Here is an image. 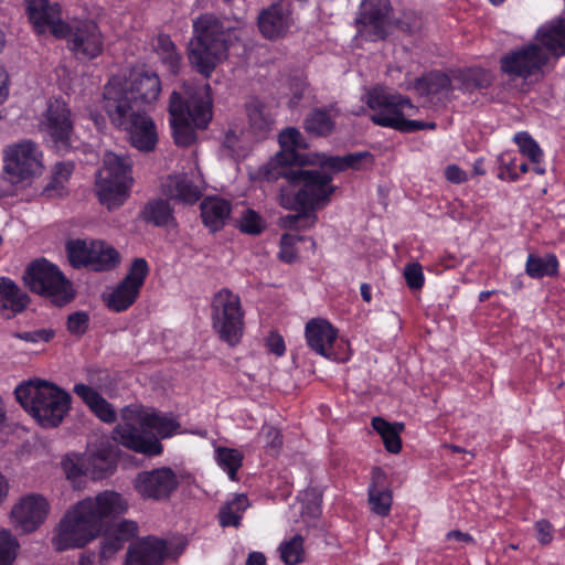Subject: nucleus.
Segmentation results:
<instances>
[{"label": "nucleus", "mask_w": 565, "mask_h": 565, "mask_svg": "<svg viewBox=\"0 0 565 565\" xmlns=\"http://www.w3.org/2000/svg\"><path fill=\"white\" fill-rule=\"evenodd\" d=\"M121 92L131 106L145 108L151 105L159 97L161 92V82L154 73H138L129 81H122L120 77H111L104 86L102 105H107V97L111 92Z\"/></svg>", "instance_id": "4468645a"}, {"label": "nucleus", "mask_w": 565, "mask_h": 565, "mask_svg": "<svg viewBox=\"0 0 565 565\" xmlns=\"http://www.w3.org/2000/svg\"><path fill=\"white\" fill-rule=\"evenodd\" d=\"M163 194L184 204H194L202 196V189L185 173L168 175L161 183Z\"/></svg>", "instance_id": "b1692460"}, {"label": "nucleus", "mask_w": 565, "mask_h": 565, "mask_svg": "<svg viewBox=\"0 0 565 565\" xmlns=\"http://www.w3.org/2000/svg\"><path fill=\"white\" fill-rule=\"evenodd\" d=\"M305 128L315 136H328L334 128L330 114L324 109H313L305 119Z\"/></svg>", "instance_id": "ea45409f"}, {"label": "nucleus", "mask_w": 565, "mask_h": 565, "mask_svg": "<svg viewBox=\"0 0 565 565\" xmlns=\"http://www.w3.org/2000/svg\"><path fill=\"white\" fill-rule=\"evenodd\" d=\"M23 279L32 292L49 298L56 306L66 305L75 296L70 280L46 259L31 263Z\"/></svg>", "instance_id": "f8f14e48"}, {"label": "nucleus", "mask_w": 565, "mask_h": 565, "mask_svg": "<svg viewBox=\"0 0 565 565\" xmlns=\"http://www.w3.org/2000/svg\"><path fill=\"white\" fill-rule=\"evenodd\" d=\"M64 469L67 475V478H76L77 476L84 475V467H78L73 461H65Z\"/></svg>", "instance_id": "69168bd1"}, {"label": "nucleus", "mask_w": 565, "mask_h": 565, "mask_svg": "<svg viewBox=\"0 0 565 565\" xmlns=\"http://www.w3.org/2000/svg\"><path fill=\"white\" fill-rule=\"evenodd\" d=\"M167 543L156 536H146L130 543L125 565H159L166 556Z\"/></svg>", "instance_id": "412c9836"}, {"label": "nucleus", "mask_w": 565, "mask_h": 565, "mask_svg": "<svg viewBox=\"0 0 565 565\" xmlns=\"http://www.w3.org/2000/svg\"><path fill=\"white\" fill-rule=\"evenodd\" d=\"M445 177L449 182L455 184H460L468 180L466 171H463L457 164L447 166L445 169Z\"/></svg>", "instance_id": "13d9d810"}, {"label": "nucleus", "mask_w": 565, "mask_h": 565, "mask_svg": "<svg viewBox=\"0 0 565 565\" xmlns=\"http://www.w3.org/2000/svg\"><path fill=\"white\" fill-rule=\"evenodd\" d=\"M450 87L451 79L448 75L440 72H430L416 78L413 84L414 90L420 96L436 95L443 90H449Z\"/></svg>", "instance_id": "c9c22d12"}, {"label": "nucleus", "mask_w": 565, "mask_h": 565, "mask_svg": "<svg viewBox=\"0 0 565 565\" xmlns=\"http://www.w3.org/2000/svg\"><path fill=\"white\" fill-rule=\"evenodd\" d=\"M372 427L381 435L387 451L392 454L401 451L402 440L399 433L404 430L403 423L391 424L382 417H374L372 419Z\"/></svg>", "instance_id": "f704fd0d"}, {"label": "nucleus", "mask_w": 565, "mask_h": 565, "mask_svg": "<svg viewBox=\"0 0 565 565\" xmlns=\"http://www.w3.org/2000/svg\"><path fill=\"white\" fill-rule=\"evenodd\" d=\"M238 142V137L234 131L226 132L223 141V146L231 151H235L236 145Z\"/></svg>", "instance_id": "774afa93"}, {"label": "nucleus", "mask_w": 565, "mask_h": 565, "mask_svg": "<svg viewBox=\"0 0 565 565\" xmlns=\"http://www.w3.org/2000/svg\"><path fill=\"white\" fill-rule=\"evenodd\" d=\"M74 170L72 162H57L54 166L52 178L44 188L49 198L63 196L66 193V183Z\"/></svg>", "instance_id": "e433bc0d"}, {"label": "nucleus", "mask_w": 565, "mask_h": 565, "mask_svg": "<svg viewBox=\"0 0 565 565\" xmlns=\"http://www.w3.org/2000/svg\"><path fill=\"white\" fill-rule=\"evenodd\" d=\"M74 393L81 397L90 411L103 422L114 423L117 418L116 411L97 391L86 384H76Z\"/></svg>", "instance_id": "bb28decb"}, {"label": "nucleus", "mask_w": 565, "mask_h": 565, "mask_svg": "<svg viewBox=\"0 0 565 565\" xmlns=\"http://www.w3.org/2000/svg\"><path fill=\"white\" fill-rule=\"evenodd\" d=\"M535 529L537 532V540L542 544H548L553 539V527L552 524L546 520H540L535 523Z\"/></svg>", "instance_id": "052dcab7"}, {"label": "nucleus", "mask_w": 565, "mask_h": 565, "mask_svg": "<svg viewBox=\"0 0 565 565\" xmlns=\"http://www.w3.org/2000/svg\"><path fill=\"white\" fill-rule=\"evenodd\" d=\"M4 178L15 185L38 174L42 170L41 152L33 141L24 140L6 149Z\"/></svg>", "instance_id": "2eb2a0df"}, {"label": "nucleus", "mask_w": 565, "mask_h": 565, "mask_svg": "<svg viewBox=\"0 0 565 565\" xmlns=\"http://www.w3.org/2000/svg\"><path fill=\"white\" fill-rule=\"evenodd\" d=\"M39 129L60 154H66L76 148L77 137L74 132L72 113L64 100L53 99L47 103Z\"/></svg>", "instance_id": "ddd939ff"}, {"label": "nucleus", "mask_w": 565, "mask_h": 565, "mask_svg": "<svg viewBox=\"0 0 565 565\" xmlns=\"http://www.w3.org/2000/svg\"><path fill=\"white\" fill-rule=\"evenodd\" d=\"M180 484L177 473L169 467L143 470L132 480L135 491L143 500L167 501Z\"/></svg>", "instance_id": "dca6fc26"}, {"label": "nucleus", "mask_w": 565, "mask_h": 565, "mask_svg": "<svg viewBox=\"0 0 565 565\" xmlns=\"http://www.w3.org/2000/svg\"><path fill=\"white\" fill-rule=\"evenodd\" d=\"M200 207L202 221L212 232L223 228L231 214L230 202L220 198H206Z\"/></svg>", "instance_id": "cd10ccee"}, {"label": "nucleus", "mask_w": 565, "mask_h": 565, "mask_svg": "<svg viewBox=\"0 0 565 565\" xmlns=\"http://www.w3.org/2000/svg\"><path fill=\"white\" fill-rule=\"evenodd\" d=\"M521 152L530 158L533 163H540L543 152L536 141L527 132H519L514 137Z\"/></svg>", "instance_id": "49530a36"}, {"label": "nucleus", "mask_w": 565, "mask_h": 565, "mask_svg": "<svg viewBox=\"0 0 565 565\" xmlns=\"http://www.w3.org/2000/svg\"><path fill=\"white\" fill-rule=\"evenodd\" d=\"M145 222L154 226H169L174 222L173 211L167 200L153 199L141 211Z\"/></svg>", "instance_id": "473e14b6"}, {"label": "nucleus", "mask_w": 565, "mask_h": 565, "mask_svg": "<svg viewBox=\"0 0 565 565\" xmlns=\"http://www.w3.org/2000/svg\"><path fill=\"white\" fill-rule=\"evenodd\" d=\"M128 510L127 500L113 490L77 502L60 521L52 539L56 551L81 548L100 535L107 520Z\"/></svg>", "instance_id": "f03ea898"}, {"label": "nucleus", "mask_w": 565, "mask_h": 565, "mask_svg": "<svg viewBox=\"0 0 565 565\" xmlns=\"http://www.w3.org/2000/svg\"><path fill=\"white\" fill-rule=\"evenodd\" d=\"M337 330L324 319H311L306 326V339L311 350L331 359L333 343L337 339Z\"/></svg>", "instance_id": "5701e85b"}, {"label": "nucleus", "mask_w": 565, "mask_h": 565, "mask_svg": "<svg viewBox=\"0 0 565 565\" xmlns=\"http://www.w3.org/2000/svg\"><path fill=\"white\" fill-rule=\"evenodd\" d=\"M296 237L290 234H284L280 238L279 258L286 263H292L297 258L295 249Z\"/></svg>", "instance_id": "4d7b16f0"}, {"label": "nucleus", "mask_w": 565, "mask_h": 565, "mask_svg": "<svg viewBox=\"0 0 565 565\" xmlns=\"http://www.w3.org/2000/svg\"><path fill=\"white\" fill-rule=\"evenodd\" d=\"M111 535H114L124 545L125 542L130 541L138 533V524L131 520H124L106 527Z\"/></svg>", "instance_id": "09e8293b"}, {"label": "nucleus", "mask_w": 565, "mask_h": 565, "mask_svg": "<svg viewBox=\"0 0 565 565\" xmlns=\"http://www.w3.org/2000/svg\"><path fill=\"white\" fill-rule=\"evenodd\" d=\"M301 516L305 521L317 519L321 513V492L317 488H308L301 497Z\"/></svg>", "instance_id": "c03bdc74"}, {"label": "nucleus", "mask_w": 565, "mask_h": 565, "mask_svg": "<svg viewBox=\"0 0 565 565\" xmlns=\"http://www.w3.org/2000/svg\"><path fill=\"white\" fill-rule=\"evenodd\" d=\"M88 315L83 311L73 312L67 318V330L77 337L83 335L88 328Z\"/></svg>", "instance_id": "864d4df0"}, {"label": "nucleus", "mask_w": 565, "mask_h": 565, "mask_svg": "<svg viewBox=\"0 0 565 565\" xmlns=\"http://www.w3.org/2000/svg\"><path fill=\"white\" fill-rule=\"evenodd\" d=\"M305 539L300 534H296L290 540L282 541L278 547L280 559L286 565H297L305 562Z\"/></svg>", "instance_id": "58836bf2"}, {"label": "nucleus", "mask_w": 565, "mask_h": 565, "mask_svg": "<svg viewBox=\"0 0 565 565\" xmlns=\"http://www.w3.org/2000/svg\"><path fill=\"white\" fill-rule=\"evenodd\" d=\"M217 463L227 471L231 480H236V473L242 466L243 455L237 449L220 447L216 449Z\"/></svg>", "instance_id": "37998d69"}, {"label": "nucleus", "mask_w": 565, "mask_h": 565, "mask_svg": "<svg viewBox=\"0 0 565 565\" xmlns=\"http://www.w3.org/2000/svg\"><path fill=\"white\" fill-rule=\"evenodd\" d=\"M266 345L271 353L278 356L282 355L285 352L284 339L276 332H270L266 340Z\"/></svg>", "instance_id": "680f3d73"}, {"label": "nucleus", "mask_w": 565, "mask_h": 565, "mask_svg": "<svg viewBox=\"0 0 565 565\" xmlns=\"http://www.w3.org/2000/svg\"><path fill=\"white\" fill-rule=\"evenodd\" d=\"M490 84L488 77L483 72L480 73H471L466 77L465 81V88L468 90L475 89V88H483L487 87Z\"/></svg>", "instance_id": "bf43d9fd"}, {"label": "nucleus", "mask_w": 565, "mask_h": 565, "mask_svg": "<svg viewBox=\"0 0 565 565\" xmlns=\"http://www.w3.org/2000/svg\"><path fill=\"white\" fill-rule=\"evenodd\" d=\"M138 427L124 423L116 426L114 439L136 452L156 456L162 452L159 438L170 437L179 427L173 418L159 413H142L137 416Z\"/></svg>", "instance_id": "6e6552de"}, {"label": "nucleus", "mask_w": 565, "mask_h": 565, "mask_svg": "<svg viewBox=\"0 0 565 565\" xmlns=\"http://www.w3.org/2000/svg\"><path fill=\"white\" fill-rule=\"evenodd\" d=\"M104 536L100 543L99 557L107 561L113 557L124 545L111 533L108 532L106 526L103 530Z\"/></svg>", "instance_id": "603ef678"}, {"label": "nucleus", "mask_w": 565, "mask_h": 565, "mask_svg": "<svg viewBox=\"0 0 565 565\" xmlns=\"http://www.w3.org/2000/svg\"><path fill=\"white\" fill-rule=\"evenodd\" d=\"M83 467L84 475L93 480H99L110 476L116 469V463L109 450L98 449L84 459Z\"/></svg>", "instance_id": "7c9ffc66"}, {"label": "nucleus", "mask_w": 565, "mask_h": 565, "mask_svg": "<svg viewBox=\"0 0 565 565\" xmlns=\"http://www.w3.org/2000/svg\"><path fill=\"white\" fill-rule=\"evenodd\" d=\"M54 335V332L51 329H40L34 331H25V332H15L13 337L26 342L38 343V342H49Z\"/></svg>", "instance_id": "6e6d98bb"}, {"label": "nucleus", "mask_w": 565, "mask_h": 565, "mask_svg": "<svg viewBox=\"0 0 565 565\" xmlns=\"http://www.w3.org/2000/svg\"><path fill=\"white\" fill-rule=\"evenodd\" d=\"M392 502L393 497L386 483V475L380 467H374L369 488L371 511L380 516H387L391 512Z\"/></svg>", "instance_id": "393cba45"}, {"label": "nucleus", "mask_w": 565, "mask_h": 565, "mask_svg": "<svg viewBox=\"0 0 565 565\" xmlns=\"http://www.w3.org/2000/svg\"><path fill=\"white\" fill-rule=\"evenodd\" d=\"M312 210L313 209H310V207L296 210L297 212H302V213H298L295 215H287L281 218V223L285 227H288V228L310 227L317 221L316 214L308 213V211H312Z\"/></svg>", "instance_id": "de8ad7c7"}, {"label": "nucleus", "mask_w": 565, "mask_h": 565, "mask_svg": "<svg viewBox=\"0 0 565 565\" xmlns=\"http://www.w3.org/2000/svg\"><path fill=\"white\" fill-rule=\"evenodd\" d=\"M535 43L512 51L501 58V70L513 76L527 78L545 66L550 57L565 55V18L540 28Z\"/></svg>", "instance_id": "7ed1b4c3"}, {"label": "nucleus", "mask_w": 565, "mask_h": 565, "mask_svg": "<svg viewBox=\"0 0 565 565\" xmlns=\"http://www.w3.org/2000/svg\"><path fill=\"white\" fill-rule=\"evenodd\" d=\"M18 540L8 530H0V565H12L19 548Z\"/></svg>", "instance_id": "a18cd8bd"}, {"label": "nucleus", "mask_w": 565, "mask_h": 565, "mask_svg": "<svg viewBox=\"0 0 565 565\" xmlns=\"http://www.w3.org/2000/svg\"><path fill=\"white\" fill-rule=\"evenodd\" d=\"M210 86L188 87L183 94L172 92L169 114L173 138L178 146L189 147L196 138L194 128L204 129L212 119Z\"/></svg>", "instance_id": "20e7f679"}, {"label": "nucleus", "mask_w": 565, "mask_h": 565, "mask_svg": "<svg viewBox=\"0 0 565 565\" xmlns=\"http://www.w3.org/2000/svg\"><path fill=\"white\" fill-rule=\"evenodd\" d=\"M319 169H302L297 152L280 151L257 171V178L274 182L282 178L287 185L279 191V204L286 210L320 209L334 192L332 173L355 168L369 152L350 153L344 157L316 154Z\"/></svg>", "instance_id": "f257e3e1"}, {"label": "nucleus", "mask_w": 565, "mask_h": 565, "mask_svg": "<svg viewBox=\"0 0 565 565\" xmlns=\"http://www.w3.org/2000/svg\"><path fill=\"white\" fill-rule=\"evenodd\" d=\"M49 503L41 495H28L20 500L11 511L14 526L25 533L35 531L46 519Z\"/></svg>", "instance_id": "aec40b11"}, {"label": "nucleus", "mask_w": 565, "mask_h": 565, "mask_svg": "<svg viewBox=\"0 0 565 565\" xmlns=\"http://www.w3.org/2000/svg\"><path fill=\"white\" fill-rule=\"evenodd\" d=\"M246 565H267L266 557L262 552H252L246 559Z\"/></svg>", "instance_id": "338daca9"}, {"label": "nucleus", "mask_w": 565, "mask_h": 565, "mask_svg": "<svg viewBox=\"0 0 565 565\" xmlns=\"http://www.w3.org/2000/svg\"><path fill=\"white\" fill-rule=\"evenodd\" d=\"M279 143L281 151L291 150L296 152V148H303L301 134L296 128H286L279 135Z\"/></svg>", "instance_id": "3c124183"}, {"label": "nucleus", "mask_w": 565, "mask_h": 565, "mask_svg": "<svg viewBox=\"0 0 565 565\" xmlns=\"http://www.w3.org/2000/svg\"><path fill=\"white\" fill-rule=\"evenodd\" d=\"M404 277L407 286L413 290H418L424 285L423 269L418 263L408 264L404 269Z\"/></svg>", "instance_id": "5fc2aeb1"}, {"label": "nucleus", "mask_w": 565, "mask_h": 565, "mask_svg": "<svg viewBox=\"0 0 565 565\" xmlns=\"http://www.w3.org/2000/svg\"><path fill=\"white\" fill-rule=\"evenodd\" d=\"M29 302V297L18 285L7 277H0V311L12 315L22 312Z\"/></svg>", "instance_id": "c756f323"}, {"label": "nucleus", "mask_w": 565, "mask_h": 565, "mask_svg": "<svg viewBox=\"0 0 565 565\" xmlns=\"http://www.w3.org/2000/svg\"><path fill=\"white\" fill-rule=\"evenodd\" d=\"M365 103L371 111L370 119L374 125L392 128L399 132H413L423 129H435V122L407 119L415 107L401 94L391 93L376 86L366 92Z\"/></svg>", "instance_id": "1a4fd4ad"}, {"label": "nucleus", "mask_w": 565, "mask_h": 565, "mask_svg": "<svg viewBox=\"0 0 565 565\" xmlns=\"http://www.w3.org/2000/svg\"><path fill=\"white\" fill-rule=\"evenodd\" d=\"M132 181L130 159L107 151L96 175V193L99 202L108 210L121 206L129 195Z\"/></svg>", "instance_id": "9d476101"}, {"label": "nucleus", "mask_w": 565, "mask_h": 565, "mask_svg": "<svg viewBox=\"0 0 565 565\" xmlns=\"http://www.w3.org/2000/svg\"><path fill=\"white\" fill-rule=\"evenodd\" d=\"M26 13L36 33L50 32L57 39H65L68 24L62 19V9L50 0H25Z\"/></svg>", "instance_id": "6ab92c4d"}, {"label": "nucleus", "mask_w": 565, "mask_h": 565, "mask_svg": "<svg viewBox=\"0 0 565 565\" xmlns=\"http://www.w3.org/2000/svg\"><path fill=\"white\" fill-rule=\"evenodd\" d=\"M212 326L218 338L236 345L244 332V310L241 298L227 288L217 291L211 302Z\"/></svg>", "instance_id": "9b49d317"}, {"label": "nucleus", "mask_w": 565, "mask_h": 565, "mask_svg": "<svg viewBox=\"0 0 565 565\" xmlns=\"http://www.w3.org/2000/svg\"><path fill=\"white\" fill-rule=\"evenodd\" d=\"M266 437L269 440L268 444L271 448L278 449L282 444V436L280 431L274 427H268Z\"/></svg>", "instance_id": "e2e57ef3"}, {"label": "nucleus", "mask_w": 565, "mask_h": 565, "mask_svg": "<svg viewBox=\"0 0 565 565\" xmlns=\"http://www.w3.org/2000/svg\"><path fill=\"white\" fill-rule=\"evenodd\" d=\"M194 38L190 42L189 60L205 77L227 57V28L212 13L201 14L193 23Z\"/></svg>", "instance_id": "423d86ee"}, {"label": "nucleus", "mask_w": 565, "mask_h": 565, "mask_svg": "<svg viewBox=\"0 0 565 565\" xmlns=\"http://www.w3.org/2000/svg\"><path fill=\"white\" fill-rule=\"evenodd\" d=\"M121 94L119 90L111 92L107 105H102V108L113 126L127 132L132 147L145 152L152 151L158 141L154 121L145 108L131 106Z\"/></svg>", "instance_id": "0eeeda50"}, {"label": "nucleus", "mask_w": 565, "mask_h": 565, "mask_svg": "<svg viewBox=\"0 0 565 565\" xmlns=\"http://www.w3.org/2000/svg\"><path fill=\"white\" fill-rule=\"evenodd\" d=\"M258 28L267 39H276L284 34L287 28V18L281 3H274L263 10L258 15Z\"/></svg>", "instance_id": "c85d7f7f"}, {"label": "nucleus", "mask_w": 565, "mask_h": 565, "mask_svg": "<svg viewBox=\"0 0 565 565\" xmlns=\"http://www.w3.org/2000/svg\"><path fill=\"white\" fill-rule=\"evenodd\" d=\"M249 507L248 498L245 494H235L234 498L225 502L218 511V522L223 527L241 525L244 511Z\"/></svg>", "instance_id": "72a5a7b5"}, {"label": "nucleus", "mask_w": 565, "mask_h": 565, "mask_svg": "<svg viewBox=\"0 0 565 565\" xmlns=\"http://www.w3.org/2000/svg\"><path fill=\"white\" fill-rule=\"evenodd\" d=\"M447 540H456L466 544H472L473 537L469 533H463L459 530H454L447 533Z\"/></svg>", "instance_id": "0e129e2a"}, {"label": "nucleus", "mask_w": 565, "mask_h": 565, "mask_svg": "<svg viewBox=\"0 0 565 565\" xmlns=\"http://www.w3.org/2000/svg\"><path fill=\"white\" fill-rule=\"evenodd\" d=\"M390 10V0H364L359 21L372 29L376 38L383 39Z\"/></svg>", "instance_id": "a878e982"}, {"label": "nucleus", "mask_w": 565, "mask_h": 565, "mask_svg": "<svg viewBox=\"0 0 565 565\" xmlns=\"http://www.w3.org/2000/svg\"><path fill=\"white\" fill-rule=\"evenodd\" d=\"M249 130L259 139L267 138L276 125L275 107L258 98H252L245 104Z\"/></svg>", "instance_id": "4be33fe9"}, {"label": "nucleus", "mask_w": 565, "mask_h": 565, "mask_svg": "<svg viewBox=\"0 0 565 565\" xmlns=\"http://www.w3.org/2000/svg\"><path fill=\"white\" fill-rule=\"evenodd\" d=\"M238 227L243 233L257 235L263 231L264 224L262 217L255 211L248 209L243 213Z\"/></svg>", "instance_id": "8fccbe9b"}, {"label": "nucleus", "mask_w": 565, "mask_h": 565, "mask_svg": "<svg viewBox=\"0 0 565 565\" xmlns=\"http://www.w3.org/2000/svg\"><path fill=\"white\" fill-rule=\"evenodd\" d=\"M92 241L75 239L66 244L70 263L74 267L89 266Z\"/></svg>", "instance_id": "79ce46f5"}, {"label": "nucleus", "mask_w": 565, "mask_h": 565, "mask_svg": "<svg viewBox=\"0 0 565 565\" xmlns=\"http://www.w3.org/2000/svg\"><path fill=\"white\" fill-rule=\"evenodd\" d=\"M558 262L554 255L545 257L529 256L526 262V273L533 278L553 276L557 273Z\"/></svg>", "instance_id": "a19ab883"}, {"label": "nucleus", "mask_w": 565, "mask_h": 565, "mask_svg": "<svg viewBox=\"0 0 565 565\" xmlns=\"http://www.w3.org/2000/svg\"><path fill=\"white\" fill-rule=\"evenodd\" d=\"M119 263L118 252L103 241H92L89 266L92 269L102 271L109 270Z\"/></svg>", "instance_id": "2f4dec72"}, {"label": "nucleus", "mask_w": 565, "mask_h": 565, "mask_svg": "<svg viewBox=\"0 0 565 565\" xmlns=\"http://www.w3.org/2000/svg\"><path fill=\"white\" fill-rule=\"evenodd\" d=\"M154 50L172 74H177L180 68L181 56L177 52L174 43L169 35L160 34L157 38Z\"/></svg>", "instance_id": "4c0bfd02"}, {"label": "nucleus", "mask_w": 565, "mask_h": 565, "mask_svg": "<svg viewBox=\"0 0 565 565\" xmlns=\"http://www.w3.org/2000/svg\"><path fill=\"white\" fill-rule=\"evenodd\" d=\"M14 393L21 406L42 427L58 426L71 408V395L46 381L30 380L20 384Z\"/></svg>", "instance_id": "39448f33"}, {"label": "nucleus", "mask_w": 565, "mask_h": 565, "mask_svg": "<svg viewBox=\"0 0 565 565\" xmlns=\"http://www.w3.org/2000/svg\"><path fill=\"white\" fill-rule=\"evenodd\" d=\"M70 50L77 58L93 60L104 50V36L95 21L84 20L68 24L66 33Z\"/></svg>", "instance_id": "a211bd4d"}, {"label": "nucleus", "mask_w": 565, "mask_h": 565, "mask_svg": "<svg viewBox=\"0 0 565 565\" xmlns=\"http://www.w3.org/2000/svg\"><path fill=\"white\" fill-rule=\"evenodd\" d=\"M149 273L145 258H136L121 282L108 295H104L107 307L116 312L128 309L137 299Z\"/></svg>", "instance_id": "f3484780"}]
</instances>
